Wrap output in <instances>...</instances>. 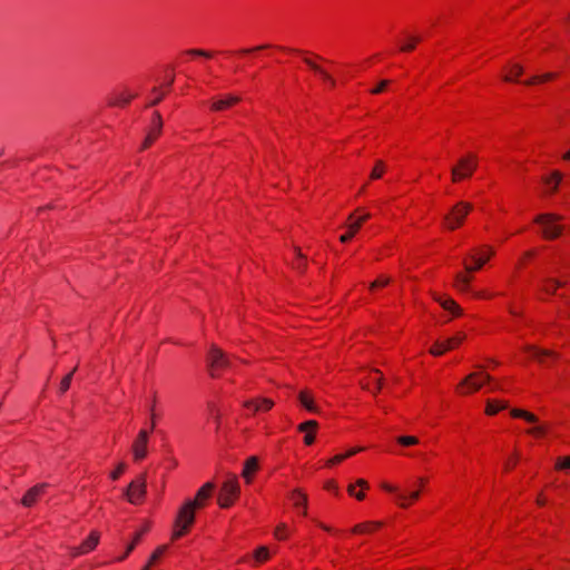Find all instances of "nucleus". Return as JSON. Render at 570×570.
Listing matches in <instances>:
<instances>
[{"label": "nucleus", "instance_id": "f257e3e1", "mask_svg": "<svg viewBox=\"0 0 570 570\" xmlns=\"http://www.w3.org/2000/svg\"><path fill=\"white\" fill-rule=\"evenodd\" d=\"M479 371L472 372L466 375L455 386V393L460 396H468L480 391L485 384L492 381V376L482 371L483 366L478 365Z\"/></svg>", "mask_w": 570, "mask_h": 570}, {"label": "nucleus", "instance_id": "f03ea898", "mask_svg": "<svg viewBox=\"0 0 570 570\" xmlns=\"http://www.w3.org/2000/svg\"><path fill=\"white\" fill-rule=\"evenodd\" d=\"M563 219L561 215L554 213L539 214L534 217L533 223L541 227V236L546 240H554L563 233V225L560 222Z\"/></svg>", "mask_w": 570, "mask_h": 570}, {"label": "nucleus", "instance_id": "7ed1b4c3", "mask_svg": "<svg viewBox=\"0 0 570 570\" xmlns=\"http://www.w3.org/2000/svg\"><path fill=\"white\" fill-rule=\"evenodd\" d=\"M495 255L491 245H481L469 250L463 259V266L468 272H478Z\"/></svg>", "mask_w": 570, "mask_h": 570}, {"label": "nucleus", "instance_id": "20e7f679", "mask_svg": "<svg viewBox=\"0 0 570 570\" xmlns=\"http://www.w3.org/2000/svg\"><path fill=\"white\" fill-rule=\"evenodd\" d=\"M478 165L479 158L473 153H468L460 157L451 170L452 183L458 184L463 180L470 179L473 176L474 171L476 170Z\"/></svg>", "mask_w": 570, "mask_h": 570}, {"label": "nucleus", "instance_id": "39448f33", "mask_svg": "<svg viewBox=\"0 0 570 570\" xmlns=\"http://www.w3.org/2000/svg\"><path fill=\"white\" fill-rule=\"evenodd\" d=\"M195 511L191 504L186 502L180 507L174 522L171 541H176L189 533L195 522Z\"/></svg>", "mask_w": 570, "mask_h": 570}, {"label": "nucleus", "instance_id": "423d86ee", "mask_svg": "<svg viewBox=\"0 0 570 570\" xmlns=\"http://www.w3.org/2000/svg\"><path fill=\"white\" fill-rule=\"evenodd\" d=\"M473 210L469 202H458L443 218V227L448 230H455L463 226L466 216Z\"/></svg>", "mask_w": 570, "mask_h": 570}, {"label": "nucleus", "instance_id": "0eeeda50", "mask_svg": "<svg viewBox=\"0 0 570 570\" xmlns=\"http://www.w3.org/2000/svg\"><path fill=\"white\" fill-rule=\"evenodd\" d=\"M236 361H238L236 357L230 358L217 346H212L207 355V363L213 377H218L225 370L233 368Z\"/></svg>", "mask_w": 570, "mask_h": 570}, {"label": "nucleus", "instance_id": "6e6552de", "mask_svg": "<svg viewBox=\"0 0 570 570\" xmlns=\"http://www.w3.org/2000/svg\"><path fill=\"white\" fill-rule=\"evenodd\" d=\"M240 485L236 475L228 476L222 484L217 497L220 508H230L239 498Z\"/></svg>", "mask_w": 570, "mask_h": 570}, {"label": "nucleus", "instance_id": "1a4fd4ad", "mask_svg": "<svg viewBox=\"0 0 570 570\" xmlns=\"http://www.w3.org/2000/svg\"><path fill=\"white\" fill-rule=\"evenodd\" d=\"M360 213H361V209L357 208L354 213H352L347 217L346 232L343 235H341V237H340V240L342 243L350 242L357 234V232L361 229L363 224H365L370 219V217H371L370 213H363V214H360Z\"/></svg>", "mask_w": 570, "mask_h": 570}, {"label": "nucleus", "instance_id": "9d476101", "mask_svg": "<svg viewBox=\"0 0 570 570\" xmlns=\"http://www.w3.org/2000/svg\"><path fill=\"white\" fill-rule=\"evenodd\" d=\"M146 489V474H140L128 484L125 495L131 504L140 505L145 501Z\"/></svg>", "mask_w": 570, "mask_h": 570}, {"label": "nucleus", "instance_id": "9b49d317", "mask_svg": "<svg viewBox=\"0 0 570 570\" xmlns=\"http://www.w3.org/2000/svg\"><path fill=\"white\" fill-rule=\"evenodd\" d=\"M275 405V402L269 397L257 396L245 400L242 403L245 416H253L259 413L269 412Z\"/></svg>", "mask_w": 570, "mask_h": 570}, {"label": "nucleus", "instance_id": "f8f14e48", "mask_svg": "<svg viewBox=\"0 0 570 570\" xmlns=\"http://www.w3.org/2000/svg\"><path fill=\"white\" fill-rule=\"evenodd\" d=\"M100 538L101 533L98 530H91L89 535L79 546L68 548V556L75 559L92 552L98 547Z\"/></svg>", "mask_w": 570, "mask_h": 570}, {"label": "nucleus", "instance_id": "ddd939ff", "mask_svg": "<svg viewBox=\"0 0 570 570\" xmlns=\"http://www.w3.org/2000/svg\"><path fill=\"white\" fill-rule=\"evenodd\" d=\"M155 428V422L153 421L150 430H140L136 439L131 444L132 459L135 462H140L148 455V442L149 435Z\"/></svg>", "mask_w": 570, "mask_h": 570}, {"label": "nucleus", "instance_id": "4468645a", "mask_svg": "<svg viewBox=\"0 0 570 570\" xmlns=\"http://www.w3.org/2000/svg\"><path fill=\"white\" fill-rule=\"evenodd\" d=\"M163 118L159 111L153 114L150 125L148 127L146 137L141 144L140 149L146 150L153 146V144L160 137L163 131Z\"/></svg>", "mask_w": 570, "mask_h": 570}, {"label": "nucleus", "instance_id": "2eb2a0df", "mask_svg": "<svg viewBox=\"0 0 570 570\" xmlns=\"http://www.w3.org/2000/svg\"><path fill=\"white\" fill-rule=\"evenodd\" d=\"M466 335L463 332L456 333L454 336L443 341H436L430 348V354L433 356H441L448 351L459 347L465 340Z\"/></svg>", "mask_w": 570, "mask_h": 570}, {"label": "nucleus", "instance_id": "dca6fc26", "mask_svg": "<svg viewBox=\"0 0 570 570\" xmlns=\"http://www.w3.org/2000/svg\"><path fill=\"white\" fill-rule=\"evenodd\" d=\"M242 101V98L237 95H222L210 99L209 110L213 112H222L229 110L237 106Z\"/></svg>", "mask_w": 570, "mask_h": 570}, {"label": "nucleus", "instance_id": "f3484780", "mask_svg": "<svg viewBox=\"0 0 570 570\" xmlns=\"http://www.w3.org/2000/svg\"><path fill=\"white\" fill-rule=\"evenodd\" d=\"M383 380L384 377L381 371L373 368L366 372V374L361 379L360 384L363 390L376 395L382 389Z\"/></svg>", "mask_w": 570, "mask_h": 570}, {"label": "nucleus", "instance_id": "a211bd4d", "mask_svg": "<svg viewBox=\"0 0 570 570\" xmlns=\"http://www.w3.org/2000/svg\"><path fill=\"white\" fill-rule=\"evenodd\" d=\"M431 296L436 303L441 305L444 311H448L453 317H460L463 314L461 306L449 295L432 292Z\"/></svg>", "mask_w": 570, "mask_h": 570}, {"label": "nucleus", "instance_id": "6ab92c4d", "mask_svg": "<svg viewBox=\"0 0 570 570\" xmlns=\"http://www.w3.org/2000/svg\"><path fill=\"white\" fill-rule=\"evenodd\" d=\"M214 490L215 484L213 482H207L197 491L195 498L193 500L186 501V503L191 504L195 510L203 509L207 505V502L212 498Z\"/></svg>", "mask_w": 570, "mask_h": 570}, {"label": "nucleus", "instance_id": "aec40b11", "mask_svg": "<svg viewBox=\"0 0 570 570\" xmlns=\"http://www.w3.org/2000/svg\"><path fill=\"white\" fill-rule=\"evenodd\" d=\"M562 179H563V174L558 169H554L550 174L542 176L541 181L544 186L543 195L544 196L554 195L558 191Z\"/></svg>", "mask_w": 570, "mask_h": 570}, {"label": "nucleus", "instance_id": "412c9836", "mask_svg": "<svg viewBox=\"0 0 570 570\" xmlns=\"http://www.w3.org/2000/svg\"><path fill=\"white\" fill-rule=\"evenodd\" d=\"M523 351L529 354V356L537 361L540 364H547L549 360L556 361L558 360V354L552 350H543L539 348L534 345H525Z\"/></svg>", "mask_w": 570, "mask_h": 570}, {"label": "nucleus", "instance_id": "4be33fe9", "mask_svg": "<svg viewBox=\"0 0 570 570\" xmlns=\"http://www.w3.org/2000/svg\"><path fill=\"white\" fill-rule=\"evenodd\" d=\"M135 97L136 94L131 92L129 89H122L109 95L107 99V105L109 107L125 108L131 102V100Z\"/></svg>", "mask_w": 570, "mask_h": 570}, {"label": "nucleus", "instance_id": "5701e85b", "mask_svg": "<svg viewBox=\"0 0 570 570\" xmlns=\"http://www.w3.org/2000/svg\"><path fill=\"white\" fill-rule=\"evenodd\" d=\"M47 484L41 483L30 488L21 499L22 505L27 508L33 507L38 500L45 494Z\"/></svg>", "mask_w": 570, "mask_h": 570}, {"label": "nucleus", "instance_id": "b1692460", "mask_svg": "<svg viewBox=\"0 0 570 570\" xmlns=\"http://www.w3.org/2000/svg\"><path fill=\"white\" fill-rule=\"evenodd\" d=\"M384 523L382 521H365L355 524L351 529V532L353 534L371 535L380 531Z\"/></svg>", "mask_w": 570, "mask_h": 570}, {"label": "nucleus", "instance_id": "393cba45", "mask_svg": "<svg viewBox=\"0 0 570 570\" xmlns=\"http://www.w3.org/2000/svg\"><path fill=\"white\" fill-rule=\"evenodd\" d=\"M317 429H318V423L315 420L305 421L297 426V430L299 432L305 433V436H304L305 445L309 446L315 442Z\"/></svg>", "mask_w": 570, "mask_h": 570}, {"label": "nucleus", "instance_id": "a878e982", "mask_svg": "<svg viewBox=\"0 0 570 570\" xmlns=\"http://www.w3.org/2000/svg\"><path fill=\"white\" fill-rule=\"evenodd\" d=\"M258 470H259L258 458L257 456H249L245 461L244 469H243V472H242V476L245 479L247 484L252 483V481H253L255 474L258 472Z\"/></svg>", "mask_w": 570, "mask_h": 570}, {"label": "nucleus", "instance_id": "bb28decb", "mask_svg": "<svg viewBox=\"0 0 570 570\" xmlns=\"http://www.w3.org/2000/svg\"><path fill=\"white\" fill-rule=\"evenodd\" d=\"M473 272H468L465 268L463 272H459L453 282L454 288L461 293H466L470 289V284L473 281Z\"/></svg>", "mask_w": 570, "mask_h": 570}, {"label": "nucleus", "instance_id": "cd10ccee", "mask_svg": "<svg viewBox=\"0 0 570 570\" xmlns=\"http://www.w3.org/2000/svg\"><path fill=\"white\" fill-rule=\"evenodd\" d=\"M421 497L420 489L410 493L399 492L395 498L396 504L402 509H407L414 504Z\"/></svg>", "mask_w": 570, "mask_h": 570}, {"label": "nucleus", "instance_id": "c85d7f7f", "mask_svg": "<svg viewBox=\"0 0 570 570\" xmlns=\"http://www.w3.org/2000/svg\"><path fill=\"white\" fill-rule=\"evenodd\" d=\"M370 489V484L365 479H358L354 484H350L347 487V492L350 495L354 497L358 501H363L365 499V490Z\"/></svg>", "mask_w": 570, "mask_h": 570}, {"label": "nucleus", "instance_id": "c756f323", "mask_svg": "<svg viewBox=\"0 0 570 570\" xmlns=\"http://www.w3.org/2000/svg\"><path fill=\"white\" fill-rule=\"evenodd\" d=\"M298 401L301 405L311 413H318L320 409L315 403L314 395L309 390H302L298 393Z\"/></svg>", "mask_w": 570, "mask_h": 570}, {"label": "nucleus", "instance_id": "7c9ffc66", "mask_svg": "<svg viewBox=\"0 0 570 570\" xmlns=\"http://www.w3.org/2000/svg\"><path fill=\"white\" fill-rule=\"evenodd\" d=\"M503 80L507 82H517L523 75V67L517 62L510 63L503 69Z\"/></svg>", "mask_w": 570, "mask_h": 570}, {"label": "nucleus", "instance_id": "2f4dec72", "mask_svg": "<svg viewBox=\"0 0 570 570\" xmlns=\"http://www.w3.org/2000/svg\"><path fill=\"white\" fill-rule=\"evenodd\" d=\"M289 499L295 508H303L302 514L307 515V494L302 489H295L292 491Z\"/></svg>", "mask_w": 570, "mask_h": 570}, {"label": "nucleus", "instance_id": "473e14b6", "mask_svg": "<svg viewBox=\"0 0 570 570\" xmlns=\"http://www.w3.org/2000/svg\"><path fill=\"white\" fill-rule=\"evenodd\" d=\"M365 448L363 446H355V448H352L350 449L348 451H346L345 453H340V454H336L334 455L333 458H331L330 460L326 461L325 463V466L326 468H332L334 465H337L340 463H342L344 460L364 451Z\"/></svg>", "mask_w": 570, "mask_h": 570}, {"label": "nucleus", "instance_id": "72a5a7b5", "mask_svg": "<svg viewBox=\"0 0 570 570\" xmlns=\"http://www.w3.org/2000/svg\"><path fill=\"white\" fill-rule=\"evenodd\" d=\"M566 285V282L557 278H544L540 284V291L547 295H553L557 291Z\"/></svg>", "mask_w": 570, "mask_h": 570}, {"label": "nucleus", "instance_id": "f704fd0d", "mask_svg": "<svg viewBox=\"0 0 570 570\" xmlns=\"http://www.w3.org/2000/svg\"><path fill=\"white\" fill-rule=\"evenodd\" d=\"M171 82H173V80L166 86L155 87L150 91V101L147 104V107H153V106L158 105L169 92Z\"/></svg>", "mask_w": 570, "mask_h": 570}, {"label": "nucleus", "instance_id": "c9c22d12", "mask_svg": "<svg viewBox=\"0 0 570 570\" xmlns=\"http://www.w3.org/2000/svg\"><path fill=\"white\" fill-rule=\"evenodd\" d=\"M557 77H558L557 72H546V73L533 76V77L529 78L528 80L524 81V85L538 86V85L553 81L554 79H557Z\"/></svg>", "mask_w": 570, "mask_h": 570}, {"label": "nucleus", "instance_id": "e433bc0d", "mask_svg": "<svg viewBox=\"0 0 570 570\" xmlns=\"http://www.w3.org/2000/svg\"><path fill=\"white\" fill-rule=\"evenodd\" d=\"M510 415L514 419H523L525 422L531 424H537L539 422V417L534 413L522 409L511 410Z\"/></svg>", "mask_w": 570, "mask_h": 570}, {"label": "nucleus", "instance_id": "4c0bfd02", "mask_svg": "<svg viewBox=\"0 0 570 570\" xmlns=\"http://www.w3.org/2000/svg\"><path fill=\"white\" fill-rule=\"evenodd\" d=\"M508 406L507 402L499 401V400H489L487 402L485 406V414L487 415H495L501 410L505 409Z\"/></svg>", "mask_w": 570, "mask_h": 570}, {"label": "nucleus", "instance_id": "58836bf2", "mask_svg": "<svg viewBox=\"0 0 570 570\" xmlns=\"http://www.w3.org/2000/svg\"><path fill=\"white\" fill-rule=\"evenodd\" d=\"M420 42H421L420 37L410 36L403 41V43L400 45V51L401 52H412Z\"/></svg>", "mask_w": 570, "mask_h": 570}, {"label": "nucleus", "instance_id": "ea45409f", "mask_svg": "<svg viewBox=\"0 0 570 570\" xmlns=\"http://www.w3.org/2000/svg\"><path fill=\"white\" fill-rule=\"evenodd\" d=\"M527 434L535 438V439H542L544 438L549 432V426L547 424H537L530 429H528Z\"/></svg>", "mask_w": 570, "mask_h": 570}, {"label": "nucleus", "instance_id": "a19ab883", "mask_svg": "<svg viewBox=\"0 0 570 570\" xmlns=\"http://www.w3.org/2000/svg\"><path fill=\"white\" fill-rule=\"evenodd\" d=\"M295 259L293 261V268H295L296 271H298L299 273L304 272L306 269V266H307V259L306 257L302 254L301 249L299 248H295Z\"/></svg>", "mask_w": 570, "mask_h": 570}, {"label": "nucleus", "instance_id": "79ce46f5", "mask_svg": "<svg viewBox=\"0 0 570 570\" xmlns=\"http://www.w3.org/2000/svg\"><path fill=\"white\" fill-rule=\"evenodd\" d=\"M181 57H202L206 59H210L214 57L213 51L204 50V49H188L181 52Z\"/></svg>", "mask_w": 570, "mask_h": 570}, {"label": "nucleus", "instance_id": "37998d69", "mask_svg": "<svg viewBox=\"0 0 570 570\" xmlns=\"http://www.w3.org/2000/svg\"><path fill=\"white\" fill-rule=\"evenodd\" d=\"M269 557H271L269 550L265 546L258 547L254 551V558H255L256 562H258V563L266 562L269 559Z\"/></svg>", "mask_w": 570, "mask_h": 570}, {"label": "nucleus", "instance_id": "c03bdc74", "mask_svg": "<svg viewBox=\"0 0 570 570\" xmlns=\"http://www.w3.org/2000/svg\"><path fill=\"white\" fill-rule=\"evenodd\" d=\"M391 278L384 275L379 276L374 282L370 284V291L375 292L387 286Z\"/></svg>", "mask_w": 570, "mask_h": 570}, {"label": "nucleus", "instance_id": "a18cd8bd", "mask_svg": "<svg viewBox=\"0 0 570 570\" xmlns=\"http://www.w3.org/2000/svg\"><path fill=\"white\" fill-rule=\"evenodd\" d=\"M321 57L318 56H314V55H311V53H306L304 57H303V61L315 72L317 73L318 70L322 69V67L316 62V60H320Z\"/></svg>", "mask_w": 570, "mask_h": 570}, {"label": "nucleus", "instance_id": "49530a36", "mask_svg": "<svg viewBox=\"0 0 570 570\" xmlns=\"http://www.w3.org/2000/svg\"><path fill=\"white\" fill-rule=\"evenodd\" d=\"M385 173V164L383 160H377L370 174V179H380Z\"/></svg>", "mask_w": 570, "mask_h": 570}, {"label": "nucleus", "instance_id": "de8ad7c7", "mask_svg": "<svg viewBox=\"0 0 570 570\" xmlns=\"http://www.w3.org/2000/svg\"><path fill=\"white\" fill-rule=\"evenodd\" d=\"M537 255L535 249L524 252L518 259L515 267L522 269L534 256Z\"/></svg>", "mask_w": 570, "mask_h": 570}, {"label": "nucleus", "instance_id": "09e8293b", "mask_svg": "<svg viewBox=\"0 0 570 570\" xmlns=\"http://www.w3.org/2000/svg\"><path fill=\"white\" fill-rule=\"evenodd\" d=\"M274 537L279 541L287 540L289 537L288 527L285 523H279L274 530Z\"/></svg>", "mask_w": 570, "mask_h": 570}, {"label": "nucleus", "instance_id": "8fccbe9b", "mask_svg": "<svg viewBox=\"0 0 570 570\" xmlns=\"http://www.w3.org/2000/svg\"><path fill=\"white\" fill-rule=\"evenodd\" d=\"M556 471H567L570 470V455L558 456L554 462Z\"/></svg>", "mask_w": 570, "mask_h": 570}, {"label": "nucleus", "instance_id": "3c124183", "mask_svg": "<svg viewBox=\"0 0 570 570\" xmlns=\"http://www.w3.org/2000/svg\"><path fill=\"white\" fill-rule=\"evenodd\" d=\"M269 48H273V46L268 45V43H265V45H259V46H256V47H253V48L239 49V50L235 51V55H237V56H245V55H249V53L262 51V50L269 49Z\"/></svg>", "mask_w": 570, "mask_h": 570}, {"label": "nucleus", "instance_id": "603ef678", "mask_svg": "<svg viewBox=\"0 0 570 570\" xmlns=\"http://www.w3.org/2000/svg\"><path fill=\"white\" fill-rule=\"evenodd\" d=\"M396 442L402 446H413L420 443V440L413 435H401L396 439Z\"/></svg>", "mask_w": 570, "mask_h": 570}, {"label": "nucleus", "instance_id": "864d4df0", "mask_svg": "<svg viewBox=\"0 0 570 570\" xmlns=\"http://www.w3.org/2000/svg\"><path fill=\"white\" fill-rule=\"evenodd\" d=\"M166 551V546H160L158 547L150 556L147 564L151 568L153 566H155L160 559L161 557L164 556Z\"/></svg>", "mask_w": 570, "mask_h": 570}, {"label": "nucleus", "instance_id": "5fc2aeb1", "mask_svg": "<svg viewBox=\"0 0 570 570\" xmlns=\"http://www.w3.org/2000/svg\"><path fill=\"white\" fill-rule=\"evenodd\" d=\"M76 370H77V367H75L70 373H68L66 376L62 377L60 385H59L60 393L63 394L69 390L71 380H72V375L76 372Z\"/></svg>", "mask_w": 570, "mask_h": 570}, {"label": "nucleus", "instance_id": "6e6d98bb", "mask_svg": "<svg viewBox=\"0 0 570 570\" xmlns=\"http://www.w3.org/2000/svg\"><path fill=\"white\" fill-rule=\"evenodd\" d=\"M519 461H520V454L518 452H514L513 454H511L504 463L505 471L513 470L517 466V464L519 463Z\"/></svg>", "mask_w": 570, "mask_h": 570}, {"label": "nucleus", "instance_id": "4d7b16f0", "mask_svg": "<svg viewBox=\"0 0 570 570\" xmlns=\"http://www.w3.org/2000/svg\"><path fill=\"white\" fill-rule=\"evenodd\" d=\"M501 295L500 293H493L487 289L478 291L473 293V297L476 299H493L494 297Z\"/></svg>", "mask_w": 570, "mask_h": 570}, {"label": "nucleus", "instance_id": "13d9d810", "mask_svg": "<svg viewBox=\"0 0 570 570\" xmlns=\"http://www.w3.org/2000/svg\"><path fill=\"white\" fill-rule=\"evenodd\" d=\"M150 530V522H145L144 525L135 533L132 538L134 544H138L145 533H147Z\"/></svg>", "mask_w": 570, "mask_h": 570}, {"label": "nucleus", "instance_id": "bf43d9fd", "mask_svg": "<svg viewBox=\"0 0 570 570\" xmlns=\"http://www.w3.org/2000/svg\"><path fill=\"white\" fill-rule=\"evenodd\" d=\"M324 82L328 83L331 88H334L336 85L335 79L324 69L322 68L316 73Z\"/></svg>", "mask_w": 570, "mask_h": 570}, {"label": "nucleus", "instance_id": "052dcab7", "mask_svg": "<svg viewBox=\"0 0 570 570\" xmlns=\"http://www.w3.org/2000/svg\"><path fill=\"white\" fill-rule=\"evenodd\" d=\"M126 468H127V466H126V464H125L124 462H120V463L115 468V470H114V471H111V473H110V479H111V480H114V481H115V480H117V479H119V478L124 474V472L126 471Z\"/></svg>", "mask_w": 570, "mask_h": 570}, {"label": "nucleus", "instance_id": "680f3d73", "mask_svg": "<svg viewBox=\"0 0 570 570\" xmlns=\"http://www.w3.org/2000/svg\"><path fill=\"white\" fill-rule=\"evenodd\" d=\"M390 85V80H382L379 82V85L376 87H374L373 89H371V94L372 95H379V94H382L383 91L386 90L387 86Z\"/></svg>", "mask_w": 570, "mask_h": 570}, {"label": "nucleus", "instance_id": "e2e57ef3", "mask_svg": "<svg viewBox=\"0 0 570 570\" xmlns=\"http://www.w3.org/2000/svg\"><path fill=\"white\" fill-rule=\"evenodd\" d=\"M324 489L326 491L334 492L335 494H338V484L335 480L330 479L324 483Z\"/></svg>", "mask_w": 570, "mask_h": 570}, {"label": "nucleus", "instance_id": "0e129e2a", "mask_svg": "<svg viewBox=\"0 0 570 570\" xmlns=\"http://www.w3.org/2000/svg\"><path fill=\"white\" fill-rule=\"evenodd\" d=\"M316 524H317L321 529H323L324 531H326V532L334 533V534L340 533V531H338V530H336V529H334V528H332V527H330V525L325 524L324 522L317 521V522H316Z\"/></svg>", "mask_w": 570, "mask_h": 570}, {"label": "nucleus", "instance_id": "69168bd1", "mask_svg": "<svg viewBox=\"0 0 570 570\" xmlns=\"http://www.w3.org/2000/svg\"><path fill=\"white\" fill-rule=\"evenodd\" d=\"M429 482V479L425 478V476H420L417 478L416 480V484H417V489H420V492L422 491V489L428 484Z\"/></svg>", "mask_w": 570, "mask_h": 570}, {"label": "nucleus", "instance_id": "338daca9", "mask_svg": "<svg viewBox=\"0 0 570 570\" xmlns=\"http://www.w3.org/2000/svg\"><path fill=\"white\" fill-rule=\"evenodd\" d=\"M381 488L386 492H397V488L387 482H383L381 484Z\"/></svg>", "mask_w": 570, "mask_h": 570}, {"label": "nucleus", "instance_id": "774afa93", "mask_svg": "<svg viewBox=\"0 0 570 570\" xmlns=\"http://www.w3.org/2000/svg\"><path fill=\"white\" fill-rule=\"evenodd\" d=\"M548 500H547V497L543 494V493H540L538 497H537V504L539 507H544L547 504Z\"/></svg>", "mask_w": 570, "mask_h": 570}]
</instances>
